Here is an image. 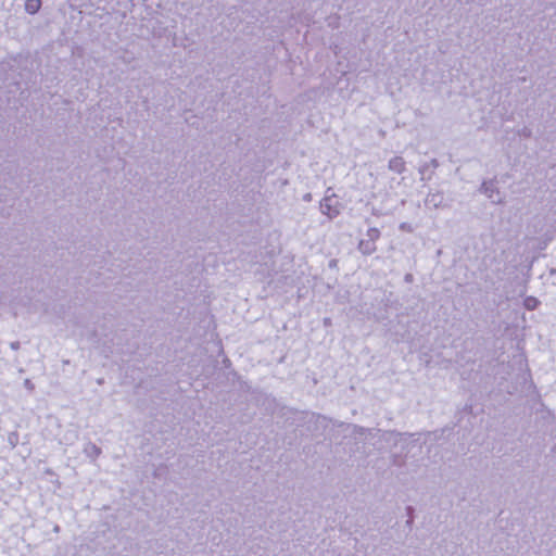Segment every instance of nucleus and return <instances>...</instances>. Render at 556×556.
Segmentation results:
<instances>
[{
	"label": "nucleus",
	"mask_w": 556,
	"mask_h": 556,
	"mask_svg": "<svg viewBox=\"0 0 556 556\" xmlns=\"http://www.w3.org/2000/svg\"><path fill=\"white\" fill-rule=\"evenodd\" d=\"M320 211L330 219L336 218L340 214V205L334 195H327L320 202Z\"/></svg>",
	"instance_id": "obj_1"
},
{
	"label": "nucleus",
	"mask_w": 556,
	"mask_h": 556,
	"mask_svg": "<svg viewBox=\"0 0 556 556\" xmlns=\"http://www.w3.org/2000/svg\"><path fill=\"white\" fill-rule=\"evenodd\" d=\"M481 191L493 202L501 203L502 197L493 180L483 181Z\"/></svg>",
	"instance_id": "obj_2"
},
{
	"label": "nucleus",
	"mask_w": 556,
	"mask_h": 556,
	"mask_svg": "<svg viewBox=\"0 0 556 556\" xmlns=\"http://www.w3.org/2000/svg\"><path fill=\"white\" fill-rule=\"evenodd\" d=\"M388 168L396 174H402L406 169V163L402 156H394L389 161Z\"/></svg>",
	"instance_id": "obj_3"
},
{
	"label": "nucleus",
	"mask_w": 556,
	"mask_h": 556,
	"mask_svg": "<svg viewBox=\"0 0 556 556\" xmlns=\"http://www.w3.org/2000/svg\"><path fill=\"white\" fill-rule=\"evenodd\" d=\"M443 202V194L441 192H430L425 199V204L429 207L438 208Z\"/></svg>",
	"instance_id": "obj_4"
},
{
	"label": "nucleus",
	"mask_w": 556,
	"mask_h": 556,
	"mask_svg": "<svg viewBox=\"0 0 556 556\" xmlns=\"http://www.w3.org/2000/svg\"><path fill=\"white\" fill-rule=\"evenodd\" d=\"M358 250L364 255H370L376 251V243L371 240H361L358 243Z\"/></svg>",
	"instance_id": "obj_5"
},
{
	"label": "nucleus",
	"mask_w": 556,
	"mask_h": 556,
	"mask_svg": "<svg viewBox=\"0 0 556 556\" xmlns=\"http://www.w3.org/2000/svg\"><path fill=\"white\" fill-rule=\"evenodd\" d=\"M84 453L91 459H96L101 454V448L92 442H88L84 447Z\"/></svg>",
	"instance_id": "obj_6"
},
{
	"label": "nucleus",
	"mask_w": 556,
	"mask_h": 556,
	"mask_svg": "<svg viewBox=\"0 0 556 556\" xmlns=\"http://www.w3.org/2000/svg\"><path fill=\"white\" fill-rule=\"evenodd\" d=\"M540 305V301L535 296H527L523 300V306L528 311H533Z\"/></svg>",
	"instance_id": "obj_7"
},
{
	"label": "nucleus",
	"mask_w": 556,
	"mask_h": 556,
	"mask_svg": "<svg viewBox=\"0 0 556 556\" xmlns=\"http://www.w3.org/2000/svg\"><path fill=\"white\" fill-rule=\"evenodd\" d=\"M367 237H368V240L376 242V240H378L380 237V230L376 227L369 228L367 230Z\"/></svg>",
	"instance_id": "obj_8"
},
{
	"label": "nucleus",
	"mask_w": 556,
	"mask_h": 556,
	"mask_svg": "<svg viewBox=\"0 0 556 556\" xmlns=\"http://www.w3.org/2000/svg\"><path fill=\"white\" fill-rule=\"evenodd\" d=\"M382 437L384 438V440L387 441H395L397 437H400V434L395 433V432H392V431H388V432H383L382 433Z\"/></svg>",
	"instance_id": "obj_9"
},
{
	"label": "nucleus",
	"mask_w": 556,
	"mask_h": 556,
	"mask_svg": "<svg viewBox=\"0 0 556 556\" xmlns=\"http://www.w3.org/2000/svg\"><path fill=\"white\" fill-rule=\"evenodd\" d=\"M399 228L402 231H405V232H413L414 231V227L409 223H406V222L401 223Z\"/></svg>",
	"instance_id": "obj_10"
},
{
	"label": "nucleus",
	"mask_w": 556,
	"mask_h": 556,
	"mask_svg": "<svg viewBox=\"0 0 556 556\" xmlns=\"http://www.w3.org/2000/svg\"><path fill=\"white\" fill-rule=\"evenodd\" d=\"M25 9L28 13L34 14L35 13L34 0H27L25 3Z\"/></svg>",
	"instance_id": "obj_11"
},
{
	"label": "nucleus",
	"mask_w": 556,
	"mask_h": 556,
	"mask_svg": "<svg viewBox=\"0 0 556 556\" xmlns=\"http://www.w3.org/2000/svg\"><path fill=\"white\" fill-rule=\"evenodd\" d=\"M430 165L433 167V168H437L439 166V163L435 159H432L431 162H430Z\"/></svg>",
	"instance_id": "obj_12"
},
{
	"label": "nucleus",
	"mask_w": 556,
	"mask_h": 556,
	"mask_svg": "<svg viewBox=\"0 0 556 556\" xmlns=\"http://www.w3.org/2000/svg\"><path fill=\"white\" fill-rule=\"evenodd\" d=\"M40 7H41V1L37 0V7H36L37 12L39 11Z\"/></svg>",
	"instance_id": "obj_13"
},
{
	"label": "nucleus",
	"mask_w": 556,
	"mask_h": 556,
	"mask_svg": "<svg viewBox=\"0 0 556 556\" xmlns=\"http://www.w3.org/2000/svg\"><path fill=\"white\" fill-rule=\"evenodd\" d=\"M324 324H325L326 326H327V325H330V319H329V318H325Z\"/></svg>",
	"instance_id": "obj_14"
},
{
	"label": "nucleus",
	"mask_w": 556,
	"mask_h": 556,
	"mask_svg": "<svg viewBox=\"0 0 556 556\" xmlns=\"http://www.w3.org/2000/svg\"><path fill=\"white\" fill-rule=\"evenodd\" d=\"M17 345H18V343H17V342H15V343H12V344H11V346H12L13 349H16V348H17Z\"/></svg>",
	"instance_id": "obj_15"
},
{
	"label": "nucleus",
	"mask_w": 556,
	"mask_h": 556,
	"mask_svg": "<svg viewBox=\"0 0 556 556\" xmlns=\"http://www.w3.org/2000/svg\"><path fill=\"white\" fill-rule=\"evenodd\" d=\"M425 168H426V166H422V167L420 168V170H419V172H420V174H424Z\"/></svg>",
	"instance_id": "obj_16"
}]
</instances>
